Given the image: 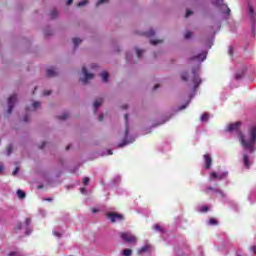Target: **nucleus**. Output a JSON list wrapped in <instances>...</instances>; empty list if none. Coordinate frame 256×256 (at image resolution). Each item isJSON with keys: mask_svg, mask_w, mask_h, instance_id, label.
<instances>
[{"mask_svg": "<svg viewBox=\"0 0 256 256\" xmlns=\"http://www.w3.org/2000/svg\"><path fill=\"white\" fill-rule=\"evenodd\" d=\"M82 75H83V77L80 78V81L82 83H87L88 81H91V79H93V77H94L93 74L89 73L87 71V68H85V67L82 68Z\"/></svg>", "mask_w": 256, "mask_h": 256, "instance_id": "obj_11", "label": "nucleus"}, {"mask_svg": "<svg viewBox=\"0 0 256 256\" xmlns=\"http://www.w3.org/2000/svg\"><path fill=\"white\" fill-rule=\"evenodd\" d=\"M205 193H207L208 195L212 193V195H216V197H218L219 199H225V197H227L224 192L214 187H207Z\"/></svg>", "mask_w": 256, "mask_h": 256, "instance_id": "obj_8", "label": "nucleus"}, {"mask_svg": "<svg viewBox=\"0 0 256 256\" xmlns=\"http://www.w3.org/2000/svg\"><path fill=\"white\" fill-rule=\"evenodd\" d=\"M239 127H241V122L231 123L226 127L225 131L227 133H237L241 147L245 151L242 157V163L245 169H249L253 165L251 154L256 152V125L250 126L245 134L239 131Z\"/></svg>", "mask_w": 256, "mask_h": 256, "instance_id": "obj_1", "label": "nucleus"}, {"mask_svg": "<svg viewBox=\"0 0 256 256\" xmlns=\"http://www.w3.org/2000/svg\"><path fill=\"white\" fill-rule=\"evenodd\" d=\"M74 47H77L81 43V39L79 38H73Z\"/></svg>", "mask_w": 256, "mask_h": 256, "instance_id": "obj_28", "label": "nucleus"}, {"mask_svg": "<svg viewBox=\"0 0 256 256\" xmlns=\"http://www.w3.org/2000/svg\"><path fill=\"white\" fill-rule=\"evenodd\" d=\"M207 59V52L199 53L198 55L191 58L192 61H195L196 63H203Z\"/></svg>", "mask_w": 256, "mask_h": 256, "instance_id": "obj_13", "label": "nucleus"}, {"mask_svg": "<svg viewBox=\"0 0 256 256\" xmlns=\"http://www.w3.org/2000/svg\"><path fill=\"white\" fill-rule=\"evenodd\" d=\"M197 211L198 213H207V211H209V206H199Z\"/></svg>", "mask_w": 256, "mask_h": 256, "instance_id": "obj_19", "label": "nucleus"}, {"mask_svg": "<svg viewBox=\"0 0 256 256\" xmlns=\"http://www.w3.org/2000/svg\"><path fill=\"white\" fill-rule=\"evenodd\" d=\"M54 237H57V239H61L63 237V234L57 230H53Z\"/></svg>", "mask_w": 256, "mask_h": 256, "instance_id": "obj_25", "label": "nucleus"}, {"mask_svg": "<svg viewBox=\"0 0 256 256\" xmlns=\"http://www.w3.org/2000/svg\"><path fill=\"white\" fill-rule=\"evenodd\" d=\"M39 107H41V103L40 102H34L31 108V111H37V109H39Z\"/></svg>", "mask_w": 256, "mask_h": 256, "instance_id": "obj_22", "label": "nucleus"}, {"mask_svg": "<svg viewBox=\"0 0 256 256\" xmlns=\"http://www.w3.org/2000/svg\"><path fill=\"white\" fill-rule=\"evenodd\" d=\"M124 119L126 121V129H125V139L122 143L118 144V147H125L127 145H131V143L135 142V137L129 136V115L125 114Z\"/></svg>", "mask_w": 256, "mask_h": 256, "instance_id": "obj_6", "label": "nucleus"}, {"mask_svg": "<svg viewBox=\"0 0 256 256\" xmlns=\"http://www.w3.org/2000/svg\"><path fill=\"white\" fill-rule=\"evenodd\" d=\"M204 159V169H211V165L213 164V159L211 158V155L205 154L203 156Z\"/></svg>", "mask_w": 256, "mask_h": 256, "instance_id": "obj_14", "label": "nucleus"}, {"mask_svg": "<svg viewBox=\"0 0 256 256\" xmlns=\"http://www.w3.org/2000/svg\"><path fill=\"white\" fill-rule=\"evenodd\" d=\"M200 121L202 123H207L209 121V114H207V113L202 114L200 117Z\"/></svg>", "mask_w": 256, "mask_h": 256, "instance_id": "obj_20", "label": "nucleus"}, {"mask_svg": "<svg viewBox=\"0 0 256 256\" xmlns=\"http://www.w3.org/2000/svg\"><path fill=\"white\" fill-rule=\"evenodd\" d=\"M67 117H69V114L64 113L63 115L60 116V119L65 120V119H67Z\"/></svg>", "mask_w": 256, "mask_h": 256, "instance_id": "obj_38", "label": "nucleus"}, {"mask_svg": "<svg viewBox=\"0 0 256 256\" xmlns=\"http://www.w3.org/2000/svg\"><path fill=\"white\" fill-rule=\"evenodd\" d=\"M107 219H109L111 223H119L123 221L124 217L122 214L111 212L107 214Z\"/></svg>", "mask_w": 256, "mask_h": 256, "instance_id": "obj_10", "label": "nucleus"}, {"mask_svg": "<svg viewBox=\"0 0 256 256\" xmlns=\"http://www.w3.org/2000/svg\"><path fill=\"white\" fill-rule=\"evenodd\" d=\"M228 53H229V55H233V47L230 46L228 48Z\"/></svg>", "mask_w": 256, "mask_h": 256, "instance_id": "obj_45", "label": "nucleus"}, {"mask_svg": "<svg viewBox=\"0 0 256 256\" xmlns=\"http://www.w3.org/2000/svg\"><path fill=\"white\" fill-rule=\"evenodd\" d=\"M92 67L95 68V65H93Z\"/></svg>", "mask_w": 256, "mask_h": 256, "instance_id": "obj_56", "label": "nucleus"}, {"mask_svg": "<svg viewBox=\"0 0 256 256\" xmlns=\"http://www.w3.org/2000/svg\"><path fill=\"white\" fill-rule=\"evenodd\" d=\"M190 15H193V11L187 10L186 11V17H190Z\"/></svg>", "mask_w": 256, "mask_h": 256, "instance_id": "obj_42", "label": "nucleus"}, {"mask_svg": "<svg viewBox=\"0 0 256 256\" xmlns=\"http://www.w3.org/2000/svg\"><path fill=\"white\" fill-rule=\"evenodd\" d=\"M192 35H193V34H192L190 31H187V32L185 33V35H184V38H185V39H191Z\"/></svg>", "mask_w": 256, "mask_h": 256, "instance_id": "obj_29", "label": "nucleus"}, {"mask_svg": "<svg viewBox=\"0 0 256 256\" xmlns=\"http://www.w3.org/2000/svg\"><path fill=\"white\" fill-rule=\"evenodd\" d=\"M17 197L19 199H25V192L23 190H18L17 191Z\"/></svg>", "mask_w": 256, "mask_h": 256, "instance_id": "obj_23", "label": "nucleus"}, {"mask_svg": "<svg viewBox=\"0 0 256 256\" xmlns=\"http://www.w3.org/2000/svg\"><path fill=\"white\" fill-rule=\"evenodd\" d=\"M228 176H229V172L227 171H223V172L212 171L209 176V181H215V180L222 181V179H227Z\"/></svg>", "mask_w": 256, "mask_h": 256, "instance_id": "obj_7", "label": "nucleus"}, {"mask_svg": "<svg viewBox=\"0 0 256 256\" xmlns=\"http://www.w3.org/2000/svg\"><path fill=\"white\" fill-rule=\"evenodd\" d=\"M15 103H17V95H12L8 98V113H13V107H15Z\"/></svg>", "mask_w": 256, "mask_h": 256, "instance_id": "obj_12", "label": "nucleus"}, {"mask_svg": "<svg viewBox=\"0 0 256 256\" xmlns=\"http://www.w3.org/2000/svg\"><path fill=\"white\" fill-rule=\"evenodd\" d=\"M55 75H57V69H55V67H50L47 69L48 77H55Z\"/></svg>", "mask_w": 256, "mask_h": 256, "instance_id": "obj_16", "label": "nucleus"}, {"mask_svg": "<svg viewBox=\"0 0 256 256\" xmlns=\"http://www.w3.org/2000/svg\"><path fill=\"white\" fill-rule=\"evenodd\" d=\"M241 77H243V72L237 73V74L235 75L236 81H239V79H241Z\"/></svg>", "mask_w": 256, "mask_h": 256, "instance_id": "obj_31", "label": "nucleus"}, {"mask_svg": "<svg viewBox=\"0 0 256 256\" xmlns=\"http://www.w3.org/2000/svg\"><path fill=\"white\" fill-rule=\"evenodd\" d=\"M83 184H84V185H89V177H85V178L83 179Z\"/></svg>", "mask_w": 256, "mask_h": 256, "instance_id": "obj_39", "label": "nucleus"}, {"mask_svg": "<svg viewBox=\"0 0 256 256\" xmlns=\"http://www.w3.org/2000/svg\"><path fill=\"white\" fill-rule=\"evenodd\" d=\"M188 105H189V101H188L186 104L182 105V106L179 108V111H183V109H186Z\"/></svg>", "mask_w": 256, "mask_h": 256, "instance_id": "obj_35", "label": "nucleus"}, {"mask_svg": "<svg viewBox=\"0 0 256 256\" xmlns=\"http://www.w3.org/2000/svg\"><path fill=\"white\" fill-rule=\"evenodd\" d=\"M158 88H159V85L154 86V89H158Z\"/></svg>", "mask_w": 256, "mask_h": 256, "instance_id": "obj_52", "label": "nucleus"}, {"mask_svg": "<svg viewBox=\"0 0 256 256\" xmlns=\"http://www.w3.org/2000/svg\"><path fill=\"white\" fill-rule=\"evenodd\" d=\"M103 105V99L99 98L94 102V111L97 112V109Z\"/></svg>", "mask_w": 256, "mask_h": 256, "instance_id": "obj_17", "label": "nucleus"}, {"mask_svg": "<svg viewBox=\"0 0 256 256\" xmlns=\"http://www.w3.org/2000/svg\"><path fill=\"white\" fill-rule=\"evenodd\" d=\"M67 149H69V146L67 147Z\"/></svg>", "mask_w": 256, "mask_h": 256, "instance_id": "obj_57", "label": "nucleus"}, {"mask_svg": "<svg viewBox=\"0 0 256 256\" xmlns=\"http://www.w3.org/2000/svg\"><path fill=\"white\" fill-rule=\"evenodd\" d=\"M44 95H51V91H44Z\"/></svg>", "mask_w": 256, "mask_h": 256, "instance_id": "obj_48", "label": "nucleus"}, {"mask_svg": "<svg viewBox=\"0 0 256 256\" xmlns=\"http://www.w3.org/2000/svg\"><path fill=\"white\" fill-rule=\"evenodd\" d=\"M153 229H155L158 233H163V229L159 224H155Z\"/></svg>", "mask_w": 256, "mask_h": 256, "instance_id": "obj_26", "label": "nucleus"}, {"mask_svg": "<svg viewBox=\"0 0 256 256\" xmlns=\"http://www.w3.org/2000/svg\"><path fill=\"white\" fill-rule=\"evenodd\" d=\"M46 201H51V199H50V198H48V199H46Z\"/></svg>", "mask_w": 256, "mask_h": 256, "instance_id": "obj_55", "label": "nucleus"}, {"mask_svg": "<svg viewBox=\"0 0 256 256\" xmlns=\"http://www.w3.org/2000/svg\"><path fill=\"white\" fill-rule=\"evenodd\" d=\"M148 251H151V245L146 244L138 250V255H143V253H148Z\"/></svg>", "mask_w": 256, "mask_h": 256, "instance_id": "obj_15", "label": "nucleus"}, {"mask_svg": "<svg viewBox=\"0 0 256 256\" xmlns=\"http://www.w3.org/2000/svg\"><path fill=\"white\" fill-rule=\"evenodd\" d=\"M250 252L256 255V246H251L250 247Z\"/></svg>", "mask_w": 256, "mask_h": 256, "instance_id": "obj_36", "label": "nucleus"}, {"mask_svg": "<svg viewBox=\"0 0 256 256\" xmlns=\"http://www.w3.org/2000/svg\"><path fill=\"white\" fill-rule=\"evenodd\" d=\"M136 55H137V57H141V55H143V50L136 49Z\"/></svg>", "mask_w": 256, "mask_h": 256, "instance_id": "obj_34", "label": "nucleus"}, {"mask_svg": "<svg viewBox=\"0 0 256 256\" xmlns=\"http://www.w3.org/2000/svg\"><path fill=\"white\" fill-rule=\"evenodd\" d=\"M132 253H133V251H131V249H125V250H123V255H124V256H131Z\"/></svg>", "mask_w": 256, "mask_h": 256, "instance_id": "obj_27", "label": "nucleus"}, {"mask_svg": "<svg viewBox=\"0 0 256 256\" xmlns=\"http://www.w3.org/2000/svg\"><path fill=\"white\" fill-rule=\"evenodd\" d=\"M80 193H82V195H85L87 193V190L85 188H80Z\"/></svg>", "mask_w": 256, "mask_h": 256, "instance_id": "obj_44", "label": "nucleus"}, {"mask_svg": "<svg viewBox=\"0 0 256 256\" xmlns=\"http://www.w3.org/2000/svg\"><path fill=\"white\" fill-rule=\"evenodd\" d=\"M182 79H183V81H187V73L186 72L182 73Z\"/></svg>", "mask_w": 256, "mask_h": 256, "instance_id": "obj_41", "label": "nucleus"}, {"mask_svg": "<svg viewBox=\"0 0 256 256\" xmlns=\"http://www.w3.org/2000/svg\"><path fill=\"white\" fill-rule=\"evenodd\" d=\"M73 3V0H67V5H71Z\"/></svg>", "mask_w": 256, "mask_h": 256, "instance_id": "obj_49", "label": "nucleus"}, {"mask_svg": "<svg viewBox=\"0 0 256 256\" xmlns=\"http://www.w3.org/2000/svg\"><path fill=\"white\" fill-rule=\"evenodd\" d=\"M108 0H98V2L96 3L97 7H99V5H103V3H107Z\"/></svg>", "mask_w": 256, "mask_h": 256, "instance_id": "obj_32", "label": "nucleus"}, {"mask_svg": "<svg viewBox=\"0 0 256 256\" xmlns=\"http://www.w3.org/2000/svg\"><path fill=\"white\" fill-rule=\"evenodd\" d=\"M212 4L219 8V11L222 13L224 19H229V16L231 15V9L229 6H227V4L223 3V0H213Z\"/></svg>", "mask_w": 256, "mask_h": 256, "instance_id": "obj_5", "label": "nucleus"}, {"mask_svg": "<svg viewBox=\"0 0 256 256\" xmlns=\"http://www.w3.org/2000/svg\"><path fill=\"white\" fill-rule=\"evenodd\" d=\"M247 16L252 21V31H255V18H256V1L249 0L247 4Z\"/></svg>", "mask_w": 256, "mask_h": 256, "instance_id": "obj_4", "label": "nucleus"}, {"mask_svg": "<svg viewBox=\"0 0 256 256\" xmlns=\"http://www.w3.org/2000/svg\"><path fill=\"white\" fill-rule=\"evenodd\" d=\"M54 17H57V10H55V11L52 13V18L54 19Z\"/></svg>", "mask_w": 256, "mask_h": 256, "instance_id": "obj_47", "label": "nucleus"}, {"mask_svg": "<svg viewBox=\"0 0 256 256\" xmlns=\"http://www.w3.org/2000/svg\"><path fill=\"white\" fill-rule=\"evenodd\" d=\"M207 225L215 226L217 225V220L215 218H211L210 220H208Z\"/></svg>", "mask_w": 256, "mask_h": 256, "instance_id": "obj_24", "label": "nucleus"}, {"mask_svg": "<svg viewBox=\"0 0 256 256\" xmlns=\"http://www.w3.org/2000/svg\"><path fill=\"white\" fill-rule=\"evenodd\" d=\"M19 173V167H16L15 170L12 172V175H17Z\"/></svg>", "mask_w": 256, "mask_h": 256, "instance_id": "obj_43", "label": "nucleus"}, {"mask_svg": "<svg viewBox=\"0 0 256 256\" xmlns=\"http://www.w3.org/2000/svg\"><path fill=\"white\" fill-rule=\"evenodd\" d=\"M7 256H25L23 252L19 250L10 251Z\"/></svg>", "mask_w": 256, "mask_h": 256, "instance_id": "obj_18", "label": "nucleus"}, {"mask_svg": "<svg viewBox=\"0 0 256 256\" xmlns=\"http://www.w3.org/2000/svg\"><path fill=\"white\" fill-rule=\"evenodd\" d=\"M14 231L15 233H20V235H31V231H33L31 218H26L23 224H16Z\"/></svg>", "mask_w": 256, "mask_h": 256, "instance_id": "obj_3", "label": "nucleus"}, {"mask_svg": "<svg viewBox=\"0 0 256 256\" xmlns=\"http://www.w3.org/2000/svg\"><path fill=\"white\" fill-rule=\"evenodd\" d=\"M120 237L125 243H136L137 237L130 232H120Z\"/></svg>", "mask_w": 256, "mask_h": 256, "instance_id": "obj_9", "label": "nucleus"}, {"mask_svg": "<svg viewBox=\"0 0 256 256\" xmlns=\"http://www.w3.org/2000/svg\"><path fill=\"white\" fill-rule=\"evenodd\" d=\"M150 43L152 45H157L158 43H161V40H151Z\"/></svg>", "mask_w": 256, "mask_h": 256, "instance_id": "obj_37", "label": "nucleus"}, {"mask_svg": "<svg viewBox=\"0 0 256 256\" xmlns=\"http://www.w3.org/2000/svg\"><path fill=\"white\" fill-rule=\"evenodd\" d=\"M153 35H155V31L154 30H150L148 32V37H153Z\"/></svg>", "mask_w": 256, "mask_h": 256, "instance_id": "obj_40", "label": "nucleus"}, {"mask_svg": "<svg viewBox=\"0 0 256 256\" xmlns=\"http://www.w3.org/2000/svg\"><path fill=\"white\" fill-rule=\"evenodd\" d=\"M24 121H26V122H27V117H25V118H24Z\"/></svg>", "mask_w": 256, "mask_h": 256, "instance_id": "obj_54", "label": "nucleus"}, {"mask_svg": "<svg viewBox=\"0 0 256 256\" xmlns=\"http://www.w3.org/2000/svg\"><path fill=\"white\" fill-rule=\"evenodd\" d=\"M99 121H103V115L99 116Z\"/></svg>", "mask_w": 256, "mask_h": 256, "instance_id": "obj_50", "label": "nucleus"}, {"mask_svg": "<svg viewBox=\"0 0 256 256\" xmlns=\"http://www.w3.org/2000/svg\"><path fill=\"white\" fill-rule=\"evenodd\" d=\"M101 78L104 83H107V81L109 80V74H107V72H102Z\"/></svg>", "mask_w": 256, "mask_h": 256, "instance_id": "obj_21", "label": "nucleus"}, {"mask_svg": "<svg viewBox=\"0 0 256 256\" xmlns=\"http://www.w3.org/2000/svg\"><path fill=\"white\" fill-rule=\"evenodd\" d=\"M3 171H5V167L3 166V164H0V174L3 173Z\"/></svg>", "mask_w": 256, "mask_h": 256, "instance_id": "obj_46", "label": "nucleus"}, {"mask_svg": "<svg viewBox=\"0 0 256 256\" xmlns=\"http://www.w3.org/2000/svg\"><path fill=\"white\" fill-rule=\"evenodd\" d=\"M12 151H13V146H11V145L8 146L7 150H6L7 155H11Z\"/></svg>", "mask_w": 256, "mask_h": 256, "instance_id": "obj_30", "label": "nucleus"}, {"mask_svg": "<svg viewBox=\"0 0 256 256\" xmlns=\"http://www.w3.org/2000/svg\"><path fill=\"white\" fill-rule=\"evenodd\" d=\"M108 155H113V152L111 150H108Z\"/></svg>", "mask_w": 256, "mask_h": 256, "instance_id": "obj_51", "label": "nucleus"}, {"mask_svg": "<svg viewBox=\"0 0 256 256\" xmlns=\"http://www.w3.org/2000/svg\"><path fill=\"white\" fill-rule=\"evenodd\" d=\"M202 80L201 77H199V66L192 69V76L190 78V87H192V93L190 94V99H193L195 97V91L199 89V85H201Z\"/></svg>", "mask_w": 256, "mask_h": 256, "instance_id": "obj_2", "label": "nucleus"}, {"mask_svg": "<svg viewBox=\"0 0 256 256\" xmlns=\"http://www.w3.org/2000/svg\"><path fill=\"white\" fill-rule=\"evenodd\" d=\"M27 111H31V108H27Z\"/></svg>", "mask_w": 256, "mask_h": 256, "instance_id": "obj_53", "label": "nucleus"}, {"mask_svg": "<svg viewBox=\"0 0 256 256\" xmlns=\"http://www.w3.org/2000/svg\"><path fill=\"white\" fill-rule=\"evenodd\" d=\"M84 5H87V0H83L78 3V7H84Z\"/></svg>", "mask_w": 256, "mask_h": 256, "instance_id": "obj_33", "label": "nucleus"}]
</instances>
